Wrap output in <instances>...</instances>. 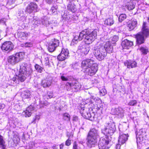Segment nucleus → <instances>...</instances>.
Segmentation results:
<instances>
[{"label":"nucleus","mask_w":149,"mask_h":149,"mask_svg":"<svg viewBox=\"0 0 149 149\" xmlns=\"http://www.w3.org/2000/svg\"><path fill=\"white\" fill-rule=\"evenodd\" d=\"M34 118L36 119V120H38L40 119V117L39 116H36Z\"/></svg>","instance_id":"e2e57ef3"},{"label":"nucleus","mask_w":149,"mask_h":149,"mask_svg":"<svg viewBox=\"0 0 149 149\" xmlns=\"http://www.w3.org/2000/svg\"><path fill=\"white\" fill-rule=\"evenodd\" d=\"M129 135L128 134L120 133L118 139V143L121 144H123L125 143L127 140Z\"/></svg>","instance_id":"6ab92c4d"},{"label":"nucleus","mask_w":149,"mask_h":149,"mask_svg":"<svg viewBox=\"0 0 149 149\" xmlns=\"http://www.w3.org/2000/svg\"><path fill=\"white\" fill-rule=\"evenodd\" d=\"M25 12L22 10H20L19 11L17 15V17H22L23 16H25Z\"/></svg>","instance_id":"ea45409f"},{"label":"nucleus","mask_w":149,"mask_h":149,"mask_svg":"<svg viewBox=\"0 0 149 149\" xmlns=\"http://www.w3.org/2000/svg\"><path fill=\"white\" fill-rule=\"evenodd\" d=\"M69 52L67 49H63L61 53L57 57V58L59 61H63L65 60L68 56Z\"/></svg>","instance_id":"f3484780"},{"label":"nucleus","mask_w":149,"mask_h":149,"mask_svg":"<svg viewBox=\"0 0 149 149\" xmlns=\"http://www.w3.org/2000/svg\"><path fill=\"white\" fill-rule=\"evenodd\" d=\"M98 70V65L97 64H94L91 66L88 67L86 69H83V72L86 75L92 76L94 75Z\"/></svg>","instance_id":"6e6552de"},{"label":"nucleus","mask_w":149,"mask_h":149,"mask_svg":"<svg viewBox=\"0 0 149 149\" xmlns=\"http://www.w3.org/2000/svg\"><path fill=\"white\" fill-rule=\"evenodd\" d=\"M106 136L105 138L101 139L98 144L99 149H108L109 148L110 146L109 144V141Z\"/></svg>","instance_id":"9d476101"},{"label":"nucleus","mask_w":149,"mask_h":149,"mask_svg":"<svg viewBox=\"0 0 149 149\" xmlns=\"http://www.w3.org/2000/svg\"><path fill=\"white\" fill-rule=\"evenodd\" d=\"M137 63L135 61L130 60L127 61L125 63V66H127L128 68H133L136 67L137 66Z\"/></svg>","instance_id":"a878e982"},{"label":"nucleus","mask_w":149,"mask_h":149,"mask_svg":"<svg viewBox=\"0 0 149 149\" xmlns=\"http://www.w3.org/2000/svg\"><path fill=\"white\" fill-rule=\"evenodd\" d=\"M50 56L47 54H44L43 56V57L44 58V60L45 62V64L46 65H49L50 64L49 58Z\"/></svg>","instance_id":"72a5a7b5"},{"label":"nucleus","mask_w":149,"mask_h":149,"mask_svg":"<svg viewBox=\"0 0 149 149\" xmlns=\"http://www.w3.org/2000/svg\"><path fill=\"white\" fill-rule=\"evenodd\" d=\"M14 45L10 41H6L2 44L1 47V49L4 52L7 53L12 51L14 48Z\"/></svg>","instance_id":"9b49d317"},{"label":"nucleus","mask_w":149,"mask_h":149,"mask_svg":"<svg viewBox=\"0 0 149 149\" xmlns=\"http://www.w3.org/2000/svg\"><path fill=\"white\" fill-rule=\"evenodd\" d=\"M137 102L136 100H131L128 103V105L131 106L135 105L137 104Z\"/></svg>","instance_id":"37998d69"},{"label":"nucleus","mask_w":149,"mask_h":149,"mask_svg":"<svg viewBox=\"0 0 149 149\" xmlns=\"http://www.w3.org/2000/svg\"><path fill=\"white\" fill-rule=\"evenodd\" d=\"M56 10V6H53L52 7L50 10L53 13H54Z\"/></svg>","instance_id":"5fc2aeb1"},{"label":"nucleus","mask_w":149,"mask_h":149,"mask_svg":"<svg viewBox=\"0 0 149 149\" xmlns=\"http://www.w3.org/2000/svg\"><path fill=\"white\" fill-rule=\"evenodd\" d=\"M5 107V105L3 104H0V110L3 109Z\"/></svg>","instance_id":"bf43d9fd"},{"label":"nucleus","mask_w":149,"mask_h":149,"mask_svg":"<svg viewBox=\"0 0 149 149\" xmlns=\"http://www.w3.org/2000/svg\"><path fill=\"white\" fill-rule=\"evenodd\" d=\"M64 146V144L63 143H61V144H60V149H63Z\"/></svg>","instance_id":"680f3d73"},{"label":"nucleus","mask_w":149,"mask_h":149,"mask_svg":"<svg viewBox=\"0 0 149 149\" xmlns=\"http://www.w3.org/2000/svg\"><path fill=\"white\" fill-rule=\"evenodd\" d=\"M94 64L96 63L91 58L82 61L81 66L83 69H84L88 67L94 65Z\"/></svg>","instance_id":"f8f14e48"},{"label":"nucleus","mask_w":149,"mask_h":149,"mask_svg":"<svg viewBox=\"0 0 149 149\" xmlns=\"http://www.w3.org/2000/svg\"><path fill=\"white\" fill-rule=\"evenodd\" d=\"M97 32L96 30L93 31L88 29L84 30L82 31L79 36H75L72 39L71 45H74L77 44L78 41L81 40L84 38L85 43L90 44L92 43L96 38Z\"/></svg>","instance_id":"f257e3e1"},{"label":"nucleus","mask_w":149,"mask_h":149,"mask_svg":"<svg viewBox=\"0 0 149 149\" xmlns=\"http://www.w3.org/2000/svg\"><path fill=\"white\" fill-rule=\"evenodd\" d=\"M34 110V107L32 106H30L27 108L25 111L22 112V114L26 117H29L31 116Z\"/></svg>","instance_id":"aec40b11"},{"label":"nucleus","mask_w":149,"mask_h":149,"mask_svg":"<svg viewBox=\"0 0 149 149\" xmlns=\"http://www.w3.org/2000/svg\"><path fill=\"white\" fill-rule=\"evenodd\" d=\"M126 8H127L129 10H131L135 8V5L133 3L131 2H128L126 6Z\"/></svg>","instance_id":"c9c22d12"},{"label":"nucleus","mask_w":149,"mask_h":149,"mask_svg":"<svg viewBox=\"0 0 149 149\" xmlns=\"http://www.w3.org/2000/svg\"><path fill=\"white\" fill-rule=\"evenodd\" d=\"M61 78L63 81H67L68 80V78L65 77L63 74L61 76Z\"/></svg>","instance_id":"3c124183"},{"label":"nucleus","mask_w":149,"mask_h":149,"mask_svg":"<svg viewBox=\"0 0 149 149\" xmlns=\"http://www.w3.org/2000/svg\"><path fill=\"white\" fill-rule=\"evenodd\" d=\"M71 144V140L68 139L66 140L65 142V144L66 146H69Z\"/></svg>","instance_id":"8fccbe9b"},{"label":"nucleus","mask_w":149,"mask_h":149,"mask_svg":"<svg viewBox=\"0 0 149 149\" xmlns=\"http://www.w3.org/2000/svg\"><path fill=\"white\" fill-rule=\"evenodd\" d=\"M65 86L68 91H70L71 89L78 90L81 87L80 84L76 80H74L71 83L67 82Z\"/></svg>","instance_id":"1a4fd4ad"},{"label":"nucleus","mask_w":149,"mask_h":149,"mask_svg":"<svg viewBox=\"0 0 149 149\" xmlns=\"http://www.w3.org/2000/svg\"><path fill=\"white\" fill-rule=\"evenodd\" d=\"M6 146L3 137L0 135V148L1 149H6Z\"/></svg>","instance_id":"473e14b6"},{"label":"nucleus","mask_w":149,"mask_h":149,"mask_svg":"<svg viewBox=\"0 0 149 149\" xmlns=\"http://www.w3.org/2000/svg\"><path fill=\"white\" fill-rule=\"evenodd\" d=\"M35 67L37 71L40 73L43 70V68L42 67L38 64L36 65Z\"/></svg>","instance_id":"58836bf2"},{"label":"nucleus","mask_w":149,"mask_h":149,"mask_svg":"<svg viewBox=\"0 0 149 149\" xmlns=\"http://www.w3.org/2000/svg\"><path fill=\"white\" fill-rule=\"evenodd\" d=\"M89 48L84 43L82 42L78 47V52L84 53L86 55L88 54L89 51Z\"/></svg>","instance_id":"4468645a"},{"label":"nucleus","mask_w":149,"mask_h":149,"mask_svg":"<svg viewBox=\"0 0 149 149\" xmlns=\"http://www.w3.org/2000/svg\"><path fill=\"white\" fill-rule=\"evenodd\" d=\"M36 120L34 118H33V120L31 122V123H33L34 124L35 123Z\"/></svg>","instance_id":"69168bd1"},{"label":"nucleus","mask_w":149,"mask_h":149,"mask_svg":"<svg viewBox=\"0 0 149 149\" xmlns=\"http://www.w3.org/2000/svg\"><path fill=\"white\" fill-rule=\"evenodd\" d=\"M84 142H83L82 141H80L79 142V143L81 144H83V143H84Z\"/></svg>","instance_id":"338daca9"},{"label":"nucleus","mask_w":149,"mask_h":149,"mask_svg":"<svg viewBox=\"0 0 149 149\" xmlns=\"http://www.w3.org/2000/svg\"><path fill=\"white\" fill-rule=\"evenodd\" d=\"M59 41L58 40L54 39L52 40L49 45L48 50L50 52H53L55 50L56 47L59 45Z\"/></svg>","instance_id":"dca6fc26"},{"label":"nucleus","mask_w":149,"mask_h":149,"mask_svg":"<svg viewBox=\"0 0 149 149\" xmlns=\"http://www.w3.org/2000/svg\"><path fill=\"white\" fill-rule=\"evenodd\" d=\"M72 120L74 122H76L78 121L79 119L77 116H73L72 118Z\"/></svg>","instance_id":"864d4df0"},{"label":"nucleus","mask_w":149,"mask_h":149,"mask_svg":"<svg viewBox=\"0 0 149 149\" xmlns=\"http://www.w3.org/2000/svg\"><path fill=\"white\" fill-rule=\"evenodd\" d=\"M146 22H143L142 26V32L138 33L136 36V42L139 44H141L144 43V37H147L149 35V29L146 26Z\"/></svg>","instance_id":"7ed1b4c3"},{"label":"nucleus","mask_w":149,"mask_h":149,"mask_svg":"<svg viewBox=\"0 0 149 149\" xmlns=\"http://www.w3.org/2000/svg\"><path fill=\"white\" fill-rule=\"evenodd\" d=\"M42 22L43 24L46 25V26H47V25L49 24V22L47 21H44V22L42 21Z\"/></svg>","instance_id":"4d7b16f0"},{"label":"nucleus","mask_w":149,"mask_h":149,"mask_svg":"<svg viewBox=\"0 0 149 149\" xmlns=\"http://www.w3.org/2000/svg\"><path fill=\"white\" fill-rule=\"evenodd\" d=\"M52 83V79H51L46 78L42 81V85L44 88L50 86Z\"/></svg>","instance_id":"393cba45"},{"label":"nucleus","mask_w":149,"mask_h":149,"mask_svg":"<svg viewBox=\"0 0 149 149\" xmlns=\"http://www.w3.org/2000/svg\"><path fill=\"white\" fill-rule=\"evenodd\" d=\"M148 22H149V17H148Z\"/></svg>","instance_id":"774afa93"},{"label":"nucleus","mask_w":149,"mask_h":149,"mask_svg":"<svg viewBox=\"0 0 149 149\" xmlns=\"http://www.w3.org/2000/svg\"><path fill=\"white\" fill-rule=\"evenodd\" d=\"M137 25V21L134 19H132L129 21L127 24L129 29L130 31L134 29L136 26Z\"/></svg>","instance_id":"a211bd4d"},{"label":"nucleus","mask_w":149,"mask_h":149,"mask_svg":"<svg viewBox=\"0 0 149 149\" xmlns=\"http://www.w3.org/2000/svg\"><path fill=\"white\" fill-rule=\"evenodd\" d=\"M13 140L15 143H18L20 140V139L18 136L14 135L13 138Z\"/></svg>","instance_id":"a19ab883"},{"label":"nucleus","mask_w":149,"mask_h":149,"mask_svg":"<svg viewBox=\"0 0 149 149\" xmlns=\"http://www.w3.org/2000/svg\"><path fill=\"white\" fill-rule=\"evenodd\" d=\"M73 149H78L76 141H74L73 143Z\"/></svg>","instance_id":"603ef678"},{"label":"nucleus","mask_w":149,"mask_h":149,"mask_svg":"<svg viewBox=\"0 0 149 149\" xmlns=\"http://www.w3.org/2000/svg\"><path fill=\"white\" fill-rule=\"evenodd\" d=\"M139 50L142 54L146 55L147 54L148 51V48L146 47H141L139 48Z\"/></svg>","instance_id":"f704fd0d"},{"label":"nucleus","mask_w":149,"mask_h":149,"mask_svg":"<svg viewBox=\"0 0 149 149\" xmlns=\"http://www.w3.org/2000/svg\"><path fill=\"white\" fill-rule=\"evenodd\" d=\"M103 46L98 48L97 46L95 47L93 49V53L96 58L99 61L103 60L107 55V52L103 50Z\"/></svg>","instance_id":"20e7f679"},{"label":"nucleus","mask_w":149,"mask_h":149,"mask_svg":"<svg viewBox=\"0 0 149 149\" xmlns=\"http://www.w3.org/2000/svg\"><path fill=\"white\" fill-rule=\"evenodd\" d=\"M34 143L33 142H30L28 144V146H27V149H31L33 147Z\"/></svg>","instance_id":"a18cd8bd"},{"label":"nucleus","mask_w":149,"mask_h":149,"mask_svg":"<svg viewBox=\"0 0 149 149\" xmlns=\"http://www.w3.org/2000/svg\"><path fill=\"white\" fill-rule=\"evenodd\" d=\"M32 72L30 65L27 63H22L20 66L18 75H16L11 80V82L13 84H18L19 81L23 82L27 77L31 75Z\"/></svg>","instance_id":"f03ea898"},{"label":"nucleus","mask_w":149,"mask_h":149,"mask_svg":"<svg viewBox=\"0 0 149 149\" xmlns=\"http://www.w3.org/2000/svg\"><path fill=\"white\" fill-rule=\"evenodd\" d=\"M26 16H23L22 17H19L18 18L19 20L20 21H22V22H24L25 21L26 19Z\"/></svg>","instance_id":"09e8293b"},{"label":"nucleus","mask_w":149,"mask_h":149,"mask_svg":"<svg viewBox=\"0 0 149 149\" xmlns=\"http://www.w3.org/2000/svg\"><path fill=\"white\" fill-rule=\"evenodd\" d=\"M87 140V144L90 148L94 146L97 143V138L88 136Z\"/></svg>","instance_id":"412c9836"},{"label":"nucleus","mask_w":149,"mask_h":149,"mask_svg":"<svg viewBox=\"0 0 149 149\" xmlns=\"http://www.w3.org/2000/svg\"><path fill=\"white\" fill-rule=\"evenodd\" d=\"M116 130L115 123L110 122L106 123L101 131L106 136L108 134L111 135L114 133Z\"/></svg>","instance_id":"39448f33"},{"label":"nucleus","mask_w":149,"mask_h":149,"mask_svg":"<svg viewBox=\"0 0 149 149\" xmlns=\"http://www.w3.org/2000/svg\"><path fill=\"white\" fill-rule=\"evenodd\" d=\"M52 149H58L56 147V145H54L52 147Z\"/></svg>","instance_id":"0e129e2a"},{"label":"nucleus","mask_w":149,"mask_h":149,"mask_svg":"<svg viewBox=\"0 0 149 149\" xmlns=\"http://www.w3.org/2000/svg\"><path fill=\"white\" fill-rule=\"evenodd\" d=\"M89 108H85L84 105H82L80 107V113L85 118L92 120L94 118L95 114L93 112H89Z\"/></svg>","instance_id":"0eeeda50"},{"label":"nucleus","mask_w":149,"mask_h":149,"mask_svg":"<svg viewBox=\"0 0 149 149\" xmlns=\"http://www.w3.org/2000/svg\"><path fill=\"white\" fill-rule=\"evenodd\" d=\"M22 52L17 53L9 56L7 59L8 63L12 65H14L18 63L23 58Z\"/></svg>","instance_id":"423d86ee"},{"label":"nucleus","mask_w":149,"mask_h":149,"mask_svg":"<svg viewBox=\"0 0 149 149\" xmlns=\"http://www.w3.org/2000/svg\"><path fill=\"white\" fill-rule=\"evenodd\" d=\"M67 7L68 10L72 13H74L76 11L75 5L71 3L68 4L67 5Z\"/></svg>","instance_id":"7c9ffc66"},{"label":"nucleus","mask_w":149,"mask_h":149,"mask_svg":"<svg viewBox=\"0 0 149 149\" xmlns=\"http://www.w3.org/2000/svg\"><path fill=\"white\" fill-rule=\"evenodd\" d=\"M103 47H104L103 50H105L107 53V52L109 53L112 52L113 51V47L111 46L110 42L108 41L107 42L104 46Z\"/></svg>","instance_id":"b1692460"},{"label":"nucleus","mask_w":149,"mask_h":149,"mask_svg":"<svg viewBox=\"0 0 149 149\" xmlns=\"http://www.w3.org/2000/svg\"><path fill=\"white\" fill-rule=\"evenodd\" d=\"M94 101H95L97 105H98L99 104L102 103V101L98 97H95L94 99Z\"/></svg>","instance_id":"c03bdc74"},{"label":"nucleus","mask_w":149,"mask_h":149,"mask_svg":"<svg viewBox=\"0 0 149 149\" xmlns=\"http://www.w3.org/2000/svg\"><path fill=\"white\" fill-rule=\"evenodd\" d=\"M37 5L36 3L31 2L26 7L25 12L29 13H31L33 12H37Z\"/></svg>","instance_id":"ddd939ff"},{"label":"nucleus","mask_w":149,"mask_h":149,"mask_svg":"<svg viewBox=\"0 0 149 149\" xmlns=\"http://www.w3.org/2000/svg\"><path fill=\"white\" fill-rule=\"evenodd\" d=\"M16 0H8L7 2L6 7L11 9L14 7L15 5V3Z\"/></svg>","instance_id":"c85d7f7f"},{"label":"nucleus","mask_w":149,"mask_h":149,"mask_svg":"<svg viewBox=\"0 0 149 149\" xmlns=\"http://www.w3.org/2000/svg\"><path fill=\"white\" fill-rule=\"evenodd\" d=\"M22 95L23 98H29L31 97V95L30 91L26 90L22 92Z\"/></svg>","instance_id":"c756f323"},{"label":"nucleus","mask_w":149,"mask_h":149,"mask_svg":"<svg viewBox=\"0 0 149 149\" xmlns=\"http://www.w3.org/2000/svg\"><path fill=\"white\" fill-rule=\"evenodd\" d=\"M53 96V93L51 91H49L47 93L46 95L45 96V97H46L47 99L49 98H52Z\"/></svg>","instance_id":"79ce46f5"},{"label":"nucleus","mask_w":149,"mask_h":149,"mask_svg":"<svg viewBox=\"0 0 149 149\" xmlns=\"http://www.w3.org/2000/svg\"><path fill=\"white\" fill-rule=\"evenodd\" d=\"M16 36L18 38H20L22 39L26 40L27 38L28 34L24 32L18 31L17 33Z\"/></svg>","instance_id":"bb28decb"},{"label":"nucleus","mask_w":149,"mask_h":149,"mask_svg":"<svg viewBox=\"0 0 149 149\" xmlns=\"http://www.w3.org/2000/svg\"><path fill=\"white\" fill-rule=\"evenodd\" d=\"M63 119L65 120L69 121L70 120V116L68 113H64L63 115Z\"/></svg>","instance_id":"4c0bfd02"},{"label":"nucleus","mask_w":149,"mask_h":149,"mask_svg":"<svg viewBox=\"0 0 149 149\" xmlns=\"http://www.w3.org/2000/svg\"><path fill=\"white\" fill-rule=\"evenodd\" d=\"M127 16L126 14H120L118 17V21L120 22H122L126 19Z\"/></svg>","instance_id":"e433bc0d"},{"label":"nucleus","mask_w":149,"mask_h":149,"mask_svg":"<svg viewBox=\"0 0 149 149\" xmlns=\"http://www.w3.org/2000/svg\"><path fill=\"white\" fill-rule=\"evenodd\" d=\"M125 110L121 107H119L112 109L111 110L112 114L118 116L119 118H122L124 116Z\"/></svg>","instance_id":"2eb2a0df"},{"label":"nucleus","mask_w":149,"mask_h":149,"mask_svg":"<svg viewBox=\"0 0 149 149\" xmlns=\"http://www.w3.org/2000/svg\"><path fill=\"white\" fill-rule=\"evenodd\" d=\"M46 2L49 3L51 4L53 2V0H45Z\"/></svg>","instance_id":"052dcab7"},{"label":"nucleus","mask_w":149,"mask_h":149,"mask_svg":"<svg viewBox=\"0 0 149 149\" xmlns=\"http://www.w3.org/2000/svg\"><path fill=\"white\" fill-rule=\"evenodd\" d=\"M100 95L102 96L104 95L106 93V91L104 88L100 90Z\"/></svg>","instance_id":"de8ad7c7"},{"label":"nucleus","mask_w":149,"mask_h":149,"mask_svg":"<svg viewBox=\"0 0 149 149\" xmlns=\"http://www.w3.org/2000/svg\"><path fill=\"white\" fill-rule=\"evenodd\" d=\"M104 22L105 24L109 26H111L114 23V21L112 17H110L106 19Z\"/></svg>","instance_id":"2f4dec72"},{"label":"nucleus","mask_w":149,"mask_h":149,"mask_svg":"<svg viewBox=\"0 0 149 149\" xmlns=\"http://www.w3.org/2000/svg\"><path fill=\"white\" fill-rule=\"evenodd\" d=\"M123 144H121V143H118V144H117L115 146V148L116 149H120V146L121 145Z\"/></svg>","instance_id":"6e6d98bb"},{"label":"nucleus","mask_w":149,"mask_h":149,"mask_svg":"<svg viewBox=\"0 0 149 149\" xmlns=\"http://www.w3.org/2000/svg\"><path fill=\"white\" fill-rule=\"evenodd\" d=\"M32 45V44L30 42L26 43L25 44V46L26 47H31Z\"/></svg>","instance_id":"13d9d810"},{"label":"nucleus","mask_w":149,"mask_h":149,"mask_svg":"<svg viewBox=\"0 0 149 149\" xmlns=\"http://www.w3.org/2000/svg\"><path fill=\"white\" fill-rule=\"evenodd\" d=\"M118 36H114L111 38V40L114 42H116L118 40Z\"/></svg>","instance_id":"49530a36"},{"label":"nucleus","mask_w":149,"mask_h":149,"mask_svg":"<svg viewBox=\"0 0 149 149\" xmlns=\"http://www.w3.org/2000/svg\"><path fill=\"white\" fill-rule=\"evenodd\" d=\"M98 136L99 132L98 130L93 128L90 130L88 136L97 138Z\"/></svg>","instance_id":"5701e85b"},{"label":"nucleus","mask_w":149,"mask_h":149,"mask_svg":"<svg viewBox=\"0 0 149 149\" xmlns=\"http://www.w3.org/2000/svg\"><path fill=\"white\" fill-rule=\"evenodd\" d=\"M121 45L123 49H128L133 45V42L131 41L125 39L122 42Z\"/></svg>","instance_id":"4be33fe9"},{"label":"nucleus","mask_w":149,"mask_h":149,"mask_svg":"<svg viewBox=\"0 0 149 149\" xmlns=\"http://www.w3.org/2000/svg\"><path fill=\"white\" fill-rule=\"evenodd\" d=\"M142 130H139V132L136 135V142L138 144V143H140L142 142L143 140V137L142 134H141V133L142 132Z\"/></svg>","instance_id":"cd10ccee"}]
</instances>
